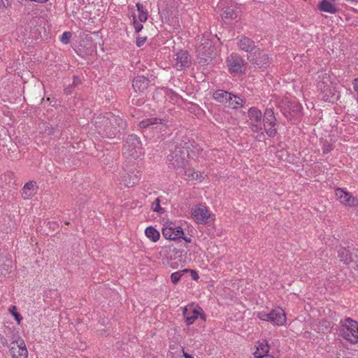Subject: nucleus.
<instances>
[{
	"label": "nucleus",
	"instance_id": "8fccbe9b",
	"mask_svg": "<svg viewBox=\"0 0 358 358\" xmlns=\"http://www.w3.org/2000/svg\"><path fill=\"white\" fill-rule=\"evenodd\" d=\"M270 358H273V357H270Z\"/></svg>",
	"mask_w": 358,
	"mask_h": 358
},
{
	"label": "nucleus",
	"instance_id": "58836bf2",
	"mask_svg": "<svg viewBox=\"0 0 358 358\" xmlns=\"http://www.w3.org/2000/svg\"><path fill=\"white\" fill-rule=\"evenodd\" d=\"M10 4V0H0V7L6 8Z\"/></svg>",
	"mask_w": 358,
	"mask_h": 358
},
{
	"label": "nucleus",
	"instance_id": "6ab92c4d",
	"mask_svg": "<svg viewBox=\"0 0 358 358\" xmlns=\"http://www.w3.org/2000/svg\"><path fill=\"white\" fill-rule=\"evenodd\" d=\"M238 45L241 50L248 52V54L253 53L255 48V42L246 36H241L238 38Z\"/></svg>",
	"mask_w": 358,
	"mask_h": 358
},
{
	"label": "nucleus",
	"instance_id": "9d476101",
	"mask_svg": "<svg viewBox=\"0 0 358 358\" xmlns=\"http://www.w3.org/2000/svg\"><path fill=\"white\" fill-rule=\"evenodd\" d=\"M191 64V59L187 51L180 50L173 57V66L178 71L188 68Z\"/></svg>",
	"mask_w": 358,
	"mask_h": 358
},
{
	"label": "nucleus",
	"instance_id": "f8f14e48",
	"mask_svg": "<svg viewBox=\"0 0 358 358\" xmlns=\"http://www.w3.org/2000/svg\"><path fill=\"white\" fill-rule=\"evenodd\" d=\"M227 64L231 73H238L242 71L244 60L239 55L234 53L227 57Z\"/></svg>",
	"mask_w": 358,
	"mask_h": 358
},
{
	"label": "nucleus",
	"instance_id": "f03ea898",
	"mask_svg": "<svg viewBox=\"0 0 358 358\" xmlns=\"http://www.w3.org/2000/svg\"><path fill=\"white\" fill-rule=\"evenodd\" d=\"M143 155L140 138L134 134L129 135L123 145V155L126 158L137 159Z\"/></svg>",
	"mask_w": 358,
	"mask_h": 358
},
{
	"label": "nucleus",
	"instance_id": "4c0bfd02",
	"mask_svg": "<svg viewBox=\"0 0 358 358\" xmlns=\"http://www.w3.org/2000/svg\"><path fill=\"white\" fill-rule=\"evenodd\" d=\"M147 37L145 36H138L136 38V45L138 47L142 46L146 41Z\"/></svg>",
	"mask_w": 358,
	"mask_h": 358
},
{
	"label": "nucleus",
	"instance_id": "393cba45",
	"mask_svg": "<svg viewBox=\"0 0 358 358\" xmlns=\"http://www.w3.org/2000/svg\"><path fill=\"white\" fill-rule=\"evenodd\" d=\"M213 98L217 101L224 104L227 103V98H230V93L224 90H218L213 93Z\"/></svg>",
	"mask_w": 358,
	"mask_h": 358
},
{
	"label": "nucleus",
	"instance_id": "39448f33",
	"mask_svg": "<svg viewBox=\"0 0 358 358\" xmlns=\"http://www.w3.org/2000/svg\"><path fill=\"white\" fill-rule=\"evenodd\" d=\"M264 128L266 134L271 138L275 136L277 134L276 118L271 108L266 109L263 118Z\"/></svg>",
	"mask_w": 358,
	"mask_h": 358
},
{
	"label": "nucleus",
	"instance_id": "c9c22d12",
	"mask_svg": "<svg viewBox=\"0 0 358 358\" xmlns=\"http://www.w3.org/2000/svg\"><path fill=\"white\" fill-rule=\"evenodd\" d=\"M133 24H134V29H135V31L136 33L140 32L143 28L141 22H137L135 19V17H134V23Z\"/></svg>",
	"mask_w": 358,
	"mask_h": 358
},
{
	"label": "nucleus",
	"instance_id": "ea45409f",
	"mask_svg": "<svg viewBox=\"0 0 358 358\" xmlns=\"http://www.w3.org/2000/svg\"><path fill=\"white\" fill-rule=\"evenodd\" d=\"M6 262H7V264H5V266L6 267V268H5V270L7 272H9L11 270L12 267H13V266H12V261L10 260V259H7Z\"/></svg>",
	"mask_w": 358,
	"mask_h": 358
},
{
	"label": "nucleus",
	"instance_id": "5701e85b",
	"mask_svg": "<svg viewBox=\"0 0 358 358\" xmlns=\"http://www.w3.org/2000/svg\"><path fill=\"white\" fill-rule=\"evenodd\" d=\"M269 352V346L266 341L259 343L257 350L254 352V356L256 358H264L268 357Z\"/></svg>",
	"mask_w": 358,
	"mask_h": 358
},
{
	"label": "nucleus",
	"instance_id": "e433bc0d",
	"mask_svg": "<svg viewBox=\"0 0 358 358\" xmlns=\"http://www.w3.org/2000/svg\"><path fill=\"white\" fill-rule=\"evenodd\" d=\"M257 317L261 320L269 322V319L270 318H269V316H268V313H262V312H259V313H257Z\"/></svg>",
	"mask_w": 358,
	"mask_h": 358
},
{
	"label": "nucleus",
	"instance_id": "dca6fc26",
	"mask_svg": "<svg viewBox=\"0 0 358 358\" xmlns=\"http://www.w3.org/2000/svg\"><path fill=\"white\" fill-rule=\"evenodd\" d=\"M269 322L278 326L283 325L286 322V316L284 310L278 308L272 310L269 313Z\"/></svg>",
	"mask_w": 358,
	"mask_h": 358
},
{
	"label": "nucleus",
	"instance_id": "4468645a",
	"mask_svg": "<svg viewBox=\"0 0 358 358\" xmlns=\"http://www.w3.org/2000/svg\"><path fill=\"white\" fill-rule=\"evenodd\" d=\"M164 237L169 240H176L181 238L184 235L182 229L180 227H176L172 223L164 226L162 229Z\"/></svg>",
	"mask_w": 358,
	"mask_h": 358
},
{
	"label": "nucleus",
	"instance_id": "412c9836",
	"mask_svg": "<svg viewBox=\"0 0 358 358\" xmlns=\"http://www.w3.org/2000/svg\"><path fill=\"white\" fill-rule=\"evenodd\" d=\"M318 8L323 12L336 13L338 10L334 0H322L318 4Z\"/></svg>",
	"mask_w": 358,
	"mask_h": 358
},
{
	"label": "nucleus",
	"instance_id": "20e7f679",
	"mask_svg": "<svg viewBox=\"0 0 358 358\" xmlns=\"http://www.w3.org/2000/svg\"><path fill=\"white\" fill-rule=\"evenodd\" d=\"M15 342L10 343L8 345L9 353L13 358H27L28 350L25 343L21 337L14 338Z\"/></svg>",
	"mask_w": 358,
	"mask_h": 358
},
{
	"label": "nucleus",
	"instance_id": "37998d69",
	"mask_svg": "<svg viewBox=\"0 0 358 358\" xmlns=\"http://www.w3.org/2000/svg\"><path fill=\"white\" fill-rule=\"evenodd\" d=\"M118 121H119V122H118V125H119L120 127L124 128V127L125 126V122H124V121L123 120L120 119H120H118Z\"/></svg>",
	"mask_w": 358,
	"mask_h": 358
},
{
	"label": "nucleus",
	"instance_id": "2eb2a0df",
	"mask_svg": "<svg viewBox=\"0 0 358 358\" xmlns=\"http://www.w3.org/2000/svg\"><path fill=\"white\" fill-rule=\"evenodd\" d=\"M141 173L139 171L134 170L126 171L122 173V182L124 185L127 187H133L138 184L141 178Z\"/></svg>",
	"mask_w": 358,
	"mask_h": 358
},
{
	"label": "nucleus",
	"instance_id": "4be33fe9",
	"mask_svg": "<svg viewBox=\"0 0 358 358\" xmlns=\"http://www.w3.org/2000/svg\"><path fill=\"white\" fill-rule=\"evenodd\" d=\"M355 250L353 249L352 252H351L350 250L342 248L338 250V257L340 258V260L343 262L344 264H348L351 262H354L355 260V256H354V251Z\"/></svg>",
	"mask_w": 358,
	"mask_h": 358
},
{
	"label": "nucleus",
	"instance_id": "bb28decb",
	"mask_svg": "<svg viewBox=\"0 0 358 358\" xmlns=\"http://www.w3.org/2000/svg\"><path fill=\"white\" fill-rule=\"evenodd\" d=\"M6 333V338L4 339V341H2V344L3 345H6L8 347V345H9L8 344V341L10 343H13V342H15V337H17V336L18 337H21L18 333V331L14 330V329H8L7 331H5Z\"/></svg>",
	"mask_w": 358,
	"mask_h": 358
},
{
	"label": "nucleus",
	"instance_id": "b1692460",
	"mask_svg": "<svg viewBox=\"0 0 358 358\" xmlns=\"http://www.w3.org/2000/svg\"><path fill=\"white\" fill-rule=\"evenodd\" d=\"M245 103V101L238 96L233 95L230 93V98H227V103L224 105L233 109L241 107Z\"/></svg>",
	"mask_w": 358,
	"mask_h": 358
},
{
	"label": "nucleus",
	"instance_id": "de8ad7c7",
	"mask_svg": "<svg viewBox=\"0 0 358 358\" xmlns=\"http://www.w3.org/2000/svg\"><path fill=\"white\" fill-rule=\"evenodd\" d=\"M73 85H77V80H76V77H74Z\"/></svg>",
	"mask_w": 358,
	"mask_h": 358
},
{
	"label": "nucleus",
	"instance_id": "ddd939ff",
	"mask_svg": "<svg viewBox=\"0 0 358 358\" xmlns=\"http://www.w3.org/2000/svg\"><path fill=\"white\" fill-rule=\"evenodd\" d=\"M335 195L339 201L346 206L352 207L358 204V199L343 189H336Z\"/></svg>",
	"mask_w": 358,
	"mask_h": 358
},
{
	"label": "nucleus",
	"instance_id": "6e6552de",
	"mask_svg": "<svg viewBox=\"0 0 358 358\" xmlns=\"http://www.w3.org/2000/svg\"><path fill=\"white\" fill-rule=\"evenodd\" d=\"M248 59L258 67H265L271 63V59L267 54L260 50H255L253 53L248 55Z\"/></svg>",
	"mask_w": 358,
	"mask_h": 358
},
{
	"label": "nucleus",
	"instance_id": "9b49d317",
	"mask_svg": "<svg viewBox=\"0 0 358 358\" xmlns=\"http://www.w3.org/2000/svg\"><path fill=\"white\" fill-rule=\"evenodd\" d=\"M192 216L197 223L206 224L210 217V213L206 206L197 205L192 208Z\"/></svg>",
	"mask_w": 358,
	"mask_h": 358
},
{
	"label": "nucleus",
	"instance_id": "7ed1b4c3",
	"mask_svg": "<svg viewBox=\"0 0 358 358\" xmlns=\"http://www.w3.org/2000/svg\"><path fill=\"white\" fill-rule=\"evenodd\" d=\"M342 331L345 338L351 343L358 342V323L352 319L348 317L341 322Z\"/></svg>",
	"mask_w": 358,
	"mask_h": 358
},
{
	"label": "nucleus",
	"instance_id": "09e8293b",
	"mask_svg": "<svg viewBox=\"0 0 358 358\" xmlns=\"http://www.w3.org/2000/svg\"><path fill=\"white\" fill-rule=\"evenodd\" d=\"M108 120V118H106L104 121H105L106 122H107Z\"/></svg>",
	"mask_w": 358,
	"mask_h": 358
},
{
	"label": "nucleus",
	"instance_id": "cd10ccee",
	"mask_svg": "<svg viewBox=\"0 0 358 358\" xmlns=\"http://www.w3.org/2000/svg\"><path fill=\"white\" fill-rule=\"evenodd\" d=\"M145 236L153 242L157 241L160 237L159 232L151 226L145 229Z\"/></svg>",
	"mask_w": 358,
	"mask_h": 358
},
{
	"label": "nucleus",
	"instance_id": "a18cd8bd",
	"mask_svg": "<svg viewBox=\"0 0 358 358\" xmlns=\"http://www.w3.org/2000/svg\"><path fill=\"white\" fill-rule=\"evenodd\" d=\"M182 238L186 241V242H188V243H190L191 242V239L189 238H187V237H182Z\"/></svg>",
	"mask_w": 358,
	"mask_h": 358
},
{
	"label": "nucleus",
	"instance_id": "7c9ffc66",
	"mask_svg": "<svg viewBox=\"0 0 358 358\" xmlns=\"http://www.w3.org/2000/svg\"><path fill=\"white\" fill-rule=\"evenodd\" d=\"M327 90V91L323 94L322 99L325 101L334 102L337 99L335 97L334 89L329 87Z\"/></svg>",
	"mask_w": 358,
	"mask_h": 358
},
{
	"label": "nucleus",
	"instance_id": "f257e3e1",
	"mask_svg": "<svg viewBox=\"0 0 358 358\" xmlns=\"http://www.w3.org/2000/svg\"><path fill=\"white\" fill-rule=\"evenodd\" d=\"M188 150L184 147L176 146L175 150L168 156L169 164L174 169H179L180 173L184 172L189 178L192 180L199 179V173L197 172H191V170L185 171V168L187 164Z\"/></svg>",
	"mask_w": 358,
	"mask_h": 358
},
{
	"label": "nucleus",
	"instance_id": "c756f323",
	"mask_svg": "<svg viewBox=\"0 0 358 358\" xmlns=\"http://www.w3.org/2000/svg\"><path fill=\"white\" fill-rule=\"evenodd\" d=\"M136 8H137V10L138 12V20H140L141 22H145L148 20L147 10L145 9L143 6L140 3H136Z\"/></svg>",
	"mask_w": 358,
	"mask_h": 358
},
{
	"label": "nucleus",
	"instance_id": "1a4fd4ad",
	"mask_svg": "<svg viewBox=\"0 0 358 358\" xmlns=\"http://www.w3.org/2000/svg\"><path fill=\"white\" fill-rule=\"evenodd\" d=\"M262 112L257 108L252 107L248 110V117L252 131L257 133L261 131V135H264V133L262 131Z\"/></svg>",
	"mask_w": 358,
	"mask_h": 358
},
{
	"label": "nucleus",
	"instance_id": "a211bd4d",
	"mask_svg": "<svg viewBox=\"0 0 358 358\" xmlns=\"http://www.w3.org/2000/svg\"><path fill=\"white\" fill-rule=\"evenodd\" d=\"M38 186L36 182L34 180L27 182L22 189V196L24 199H30L37 192Z\"/></svg>",
	"mask_w": 358,
	"mask_h": 358
},
{
	"label": "nucleus",
	"instance_id": "f704fd0d",
	"mask_svg": "<svg viewBox=\"0 0 358 358\" xmlns=\"http://www.w3.org/2000/svg\"><path fill=\"white\" fill-rule=\"evenodd\" d=\"M71 36V34L69 31H65L62 34L61 38H60V41L64 43V44H68L69 43V40H70V38Z\"/></svg>",
	"mask_w": 358,
	"mask_h": 358
},
{
	"label": "nucleus",
	"instance_id": "79ce46f5",
	"mask_svg": "<svg viewBox=\"0 0 358 358\" xmlns=\"http://www.w3.org/2000/svg\"><path fill=\"white\" fill-rule=\"evenodd\" d=\"M192 276V278L195 280H198L199 275L198 274L193 270H189Z\"/></svg>",
	"mask_w": 358,
	"mask_h": 358
},
{
	"label": "nucleus",
	"instance_id": "c03bdc74",
	"mask_svg": "<svg viewBox=\"0 0 358 358\" xmlns=\"http://www.w3.org/2000/svg\"><path fill=\"white\" fill-rule=\"evenodd\" d=\"M183 356L185 357V358H194L192 355L187 354V352H185V351H183Z\"/></svg>",
	"mask_w": 358,
	"mask_h": 358
},
{
	"label": "nucleus",
	"instance_id": "423d86ee",
	"mask_svg": "<svg viewBox=\"0 0 358 358\" xmlns=\"http://www.w3.org/2000/svg\"><path fill=\"white\" fill-rule=\"evenodd\" d=\"M182 314L187 325H190L201 316V318L205 320V315L202 313V310L197 306L194 304L188 305L183 309Z\"/></svg>",
	"mask_w": 358,
	"mask_h": 358
},
{
	"label": "nucleus",
	"instance_id": "a19ab883",
	"mask_svg": "<svg viewBox=\"0 0 358 358\" xmlns=\"http://www.w3.org/2000/svg\"><path fill=\"white\" fill-rule=\"evenodd\" d=\"M354 256H355V264L358 267V250H356L354 251Z\"/></svg>",
	"mask_w": 358,
	"mask_h": 358
},
{
	"label": "nucleus",
	"instance_id": "f3484780",
	"mask_svg": "<svg viewBox=\"0 0 358 358\" xmlns=\"http://www.w3.org/2000/svg\"><path fill=\"white\" fill-rule=\"evenodd\" d=\"M165 126L166 125L162 122V120L157 117L145 119L139 123V127L141 128H149L151 129L162 130Z\"/></svg>",
	"mask_w": 358,
	"mask_h": 358
},
{
	"label": "nucleus",
	"instance_id": "2f4dec72",
	"mask_svg": "<svg viewBox=\"0 0 358 358\" xmlns=\"http://www.w3.org/2000/svg\"><path fill=\"white\" fill-rule=\"evenodd\" d=\"M189 271L188 269H183L181 271H178L175 273H173L171 275V282L173 284H177L178 282L180 280L181 277L185 273H187Z\"/></svg>",
	"mask_w": 358,
	"mask_h": 358
},
{
	"label": "nucleus",
	"instance_id": "a878e982",
	"mask_svg": "<svg viewBox=\"0 0 358 358\" xmlns=\"http://www.w3.org/2000/svg\"><path fill=\"white\" fill-rule=\"evenodd\" d=\"M6 333V338L4 339V341H2V344L3 345H6L8 347V345H9L8 344V341L10 343H13V342H15V337H17V336L18 337H21L18 333V331L14 330V329H8L7 331H5Z\"/></svg>",
	"mask_w": 358,
	"mask_h": 358
},
{
	"label": "nucleus",
	"instance_id": "aec40b11",
	"mask_svg": "<svg viewBox=\"0 0 358 358\" xmlns=\"http://www.w3.org/2000/svg\"><path fill=\"white\" fill-rule=\"evenodd\" d=\"M149 81L145 77L138 76L133 80L132 87L136 92H143L148 87Z\"/></svg>",
	"mask_w": 358,
	"mask_h": 358
},
{
	"label": "nucleus",
	"instance_id": "473e14b6",
	"mask_svg": "<svg viewBox=\"0 0 358 358\" xmlns=\"http://www.w3.org/2000/svg\"><path fill=\"white\" fill-rule=\"evenodd\" d=\"M17 308L15 306H12L9 308L10 313L13 315L15 317V320L17 321V324H19L20 323V321L22 320V317L21 315L16 312Z\"/></svg>",
	"mask_w": 358,
	"mask_h": 358
},
{
	"label": "nucleus",
	"instance_id": "0eeeda50",
	"mask_svg": "<svg viewBox=\"0 0 358 358\" xmlns=\"http://www.w3.org/2000/svg\"><path fill=\"white\" fill-rule=\"evenodd\" d=\"M230 3V0H220L217 4V8L222 10L221 17L225 23H230L237 17V13L233 6H229Z\"/></svg>",
	"mask_w": 358,
	"mask_h": 358
},
{
	"label": "nucleus",
	"instance_id": "72a5a7b5",
	"mask_svg": "<svg viewBox=\"0 0 358 358\" xmlns=\"http://www.w3.org/2000/svg\"><path fill=\"white\" fill-rule=\"evenodd\" d=\"M151 208L153 211L157 213H163L164 209L160 206V200L159 198H157L155 201L151 205Z\"/></svg>",
	"mask_w": 358,
	"mask_h": 358
},
{
	"label": "nucleus",
	"instance_id": "49530a36",
	"mask_svg": "<svg viewBox=\"0 0 358 358\" xmlns=\"http://www.w3.org/2000/svg\"><path fill=\"white\" fill-rule=\"evenodd\" d=\"M6 176H8L9 178H12L13 176V172H8Z\"/></svg>",
	"mask_w": 358,
	"mask_h": 358
},
{
	"label": "nucleus",
	"instance_id": "c85d7f7f",
	"mask_svg": "<svg viewBox=\"0 0 358 358\" xmlns=\"http://www.w3.org/2000/svg\"><path fill=\"white\" fill-rule=\"evenodd\" d=\"M331 82L329 80L328 77L326 76H323L322 80H319L317 84V87L318 90L321 92V93L324 94L326 91H327V88L330 87Z\"/></svg>",
	"mask_w": 358,
	"mask_h": 358
}]
</instances>
